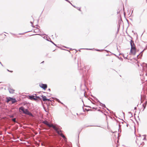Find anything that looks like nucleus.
Instances as JSON below:
<instances>
[{
	"instance_id": "b1692460",
	"label": "nucleus",
	"mask_w": 147,
	"mask_h": 147,
	"mask_svg": "<svg viewBox=\"0 0 147 147\" xmlns=\"http://www.w3.org/2000/svg\"><path fill=\"white\" fill-rule=\"evenodd\" d=\"M96 100H97V101L99 102L100 103V102L99 100L97 98L96 99Z\"/></svg>"
},
{
	"instance_id": "ddd939ff",
	"label": "nucleus",
	"mask_w": 147,
	"mask_h": 147,
	"mask_svg": "<svg viewBox=\"0 0 147 147\" xmlns=\"http://www.w3.org/2000/svg\"><path fill=\"white\" fill-rule=\"evenodd\" d=\"M145 49H144V50H143L142 51H141L140 53L137 55V57H138L139 55H140L141 56H142V55L143 52L144 51Z\"/></svg>"
},
{
	"instance_id": "9b49d317",
	"label": "nucleus",
	"mask_w": 147,
	"mask_h": 147,
	"mask_svg": "<svg viewBox=\"0 0 147 147\" xmlns=\"http://www.w3.org/2000/svg\"><path fill=\"white\" fill-rule=\"evenodd\" d=\"M34 96L33 95V96H29V98L31 100H33V98H34Z\"/></svg>"
},
{
	"instance_id": "393cba45",
	"label": "nucleus",
	"mask_w": 147,
	"mask_h": 147,
	"mask_svg": "<svg viewBox=\"0 0 147 147\" xmlns=\"http://www.w3.org/2000/svg\"><path fill=\"white\" fill-rule=\"evenodd\" d=\"M96 50L97 51H100V50L99 49H96Z\"/></svg>"
},
{
	"instance_id": "58836bf2",
	"label": "nucleus",
	"mask_w": 147,
	"mask_h": 147,
	"mask_svg": "<svg viewBox=\"0 0 147 147\" xmlns=\"http://www.w3.org/2000/svg\"><path fill=\"white\" fill-rule=\"evenodd\" d=\"M127 126H128V125H127Z\"/></svg>"
},
{
	"instance_id": "f03ea898",
	"label": "nucleus",
	"mask_w": 147,
	"mask_h": 147,
	"mask_svg": "<svg viewBox=\"0 0 147 147\" xmlns=\"http://www.w3.org/2000/svg\"><path fill=\"white\" fill-rule=\"evenodd\" d=\"M19 112H21V111H22L26 115H28L31 116H32V113L30 112L27 109H25V108L22 107H20L19 109Z\"/></svg>"
},
{
	"instance_id": "f3484780",
	"label": "nucleus",
	"mask_w": 147,
	"mask_h": 147,
	"mask_svg": "<svg viewBox=\"0 0 147 147\" xmlns=\"http://www.w3.org/2000/svg\"><path fill=\"white\" fill-rule=\"evenodd\" d=\"M37 100V98L36 97H34L33 100H34L36 101Z\"/></svg>"
},
{
	"instance_id": "4be33fe9",
	"label": "nucleus",
	"mask_w": 147,
	"mask_h": 147,
	"mask_svg": "<svg viewBox=\"0 0 147 147\" xmlns=\"http://www.w3.org/2000/svg\"><path fill=\"white\" fill-rule=\"evenodd\" d=\"M35 97L37 98H37H40L39 96H35Z\"/></svg>"
},
{
	"instance_id": "a878e982",
	"label": "nucleus",
	"mask_w": 147,
	"mask_h": 147,
	"mask_svg": "<svg viewBox=\"0 0 147 147\" xmlns=\"http://www.w3.org/2000/svg\"><path fill=\"white\" fill-rule=\"evenodd\" d=\"M137 109V107H135V108H134V109L135 110H136Z\"/></svg>"
},
{
	"instance_id": "1a4fd4ad",
	"label": "nucleus",
	"mask_w": 147,
	"mask_h": 147,
	"mask_svg": "<svg viewBox=\"0 0 147 147\" xmlns=\"http://www.w3.org/2000/svg\"><path fill=\"white\" fill-rule=\"evenodd\" d=\"M11 101L12 102V103L13 104L16 102H17V100L15 98H12Z\"/></svg>"
},
{
	"instance_id": "4c0bfd02",
	"label": "nucleus",
	"mask_w": 147,
	"mask_h": 147,
	"mask_svg": "<svg viewBox=\"0 0 147 147\" xmlns=\"http://www.w3.org/2000/svg\"><path fill=\"white\" fill-rule=\"evenodd\" d=\"M129 113H131V112H129Z\"/></svg>"
},
{
	"instance_id": "473e14b6",
	"label": "nucleus",
	"mask_w": 147,
	"mask_h": 147,
	"mask_svg": "<svg viewBox=\"0 0 147 147\" xmlns=\"http://www.w3.org/2000/svg\"><path fill=\"white\" fill-rule=\"evenodd\" d=\"M30 23L31 24H32H32H32V22H30Z\"/></svg>"
},
{
	"instance_id": "6ab92c4d",
	"label": "nucleus",
	"mask_w": 147,
	"mask_h": 147,
	"mask_svg": "<svg viewBox=\"0 0 147 147\" xmlns=\"http://www.w3.org/2000/svg\"><path fill=\"white\" fill-rule=\"evenodd\" d=\"M65 0L66 1H67V2H69V3H70L74 7H75L74 6L72 5V4L68 0Z\"/></svg>"
},
{
	"instance_id": "9d476101",
	"label": "nucleus",
	"mask_w": 147,
	"mask_h": 147,
	"mask_svg": "<svg viewBox=\"0 0 147 147\" xmlns=\"http://www.w3.org/2000/svg\"><path fill=\"white\" fill-rule=\"evenodd\" d=\"M42 100L43 101H46L47 98H46V97L45 96L42 95Z\"/></svg>"
},
{
	"instance_id": "f704fd0d",
	"label": "nucleus",
	"mask_w": 147,
	"mask_h": 147,
	"mask_svg": "<svg viewBox=\"0 0 147 147\" xmlns=\"http://www.w3.org/2000/svg\"><path fill=\"white\" fill-rule=\"evenodd\" d=\"M78 9V10H79L80 11V8Z\"/></svg>"
},
{
	"instance_id": "a19ab883",
	"label": "nucleus",
	"mask_w": 147,
	"mask_h": 147,
	"mask_svg": "<svg viewBox=\"0 0 147 147\" xmlns=\"http://www.w3.org/2000/svg\"><path fill=\"white\" fill-rule=\"evenodd\" d=\"M1 82H0V83H1Z\"/></svg>"
},
{
	"instance_id": "7ed1b4c3",
	"label": "nucleus",
	"mask_w": 147,
	"mask_h": 147,
	"mask_svg": "<svg viewBox=\"0 0 147 147\" xmlns=\"http://www.w3.org/2000/svg\"><path fill=\"white\" fill-rule=\"evenodd\" d=\"M43 123L50 127H52L54 130L56 129V128L57 127L56 125H54L52 124L49 123L47 121H45L43 122Z\"/></svg>"
},
{
	"instance_id": "e433bc0d",
	"label": "nucleus",
	"mask_w": 147,
	"mask_h": 147,
	"mask_svg": "<svg viewBox=\"0 0 147 147\" xmlns=\"http://www.w3.org/2000/svg\"><path fill=\"white\" fill-rule=\"evenodd\" d=\"M119 29H118V30H117V31H119Z\"/></svg>"
},
{
	"instance_id": "bb28decb",
	"label": "nucleus",
	"mask_w": 147,
	"mask_h": 147,
	"mask_svg": "<svg viewBox=\"0 0 147 147\" xmlns=\"http://www.w3.org/2000/svg\"><path fill=\"white\" fill-rule=\"evenodd\" d=\"M87 50H91L92 49H86Z\"/></svg>"
},
{
	"instance_id": "ea45409f",
	"label": "nucleus",
	"mask_w": 147,
	"mask_h": 147,
	"mask_svg": "<svg viewBox=\"0 0 147 147\" xmlns=\"http://www.w3.org/2000/svg\"><path fill=\"white\" fill-rule=\"evenodd\" d=\"M141 99H142V98H141Z\"/></svg>"
},
{
	"instance_id": "5701e85b",
	"label": "nucleus",
	"mask_w": 147,
	"mask_h": 147,
	"mask_svg": "<svg viewBox=\"0 0 147 147\" xmlns=\"http://www.w3.org/2000/svg\"><path fill=\"white\" fill-rule=\"evenodd\" d=\"M46 100H47L48 101H51V100L47 98Z\"/></svg>"
},
{
	"instance_id": "4468645a",
	"label": "nucleus",
	"mask_w": 147,
	"mask_h": 147,
	"mask_svg": "<svg viewBox=\"0 0 147 147\" xmlns=\"http://www.w3.org/2000/svg\"><path fill=\"white\" fill-rule=\"evenodd\" d=\"M55 100L57 101L58 102H59V103H61V104H63V103L61 102H60V101L57 98H55Z\"/></svg>"
},
{
	"instance_id": "72a5a7b5",
	"label": "nucleus",
	"mask_w": 147,
	"mask_h": 147,
	"mask_svg": "<svg viewBox=\"0 0 147 147\" xmlns=\"http://www.w3.org/2000/svg\"><path fill=\"white\" fill-rule=\"evenodd\" d=\"M48 90H49V91H50V90H51L50 89H49V88Z\"/></svg>"
},
{
	"instance_id": "6e6552de",
	"label": "nucleus",
	"mask_w": 147,
	"mask_h": 147,
	"mask_svg": "<svg viewBox=\"0 0 147 147\" xmlns=\"http://www.w3.org/2000/svg\"><path fill=\"white\" fill-rule=\"evenodd\" d=\"M12 98L9 97L8 98H7V102H8L9 101H11Z\"/></svg>"
},
{
	"instance_id": "f8f14e48",
	"label": "nucleus",
	"mask_w": 147,
	"mask_h": 147,
	"mask_svg": "<svg viewBox=\"0 0 147 147\" xmlns=\"http://www.w3.org/2000/svg\"><path fill=\"white\" fill-rule=\"evenodd\" d=\"M100 105L102 107H103L106 108L105 105L104 104H103L101 103V102H100Z\"/></svg>"
},
{
	"instance_id": "aec40b11",
	"label": "nucleus",
	"mask_w": 147,
	"mask_h": 147,
	"mask_svg": "<svg viewBox=\"0 0 147 147\" xmlns=\"http://www.w3.org/2000/svg\"><path fill=\"white\" fill-rule=\"evenodd\" d=\"M7 71H8L10 72H13V71H10V70H9L8 69H7Z\"/></svg>"
},
{
	"instance_id": "f257e3e1",
	"label": "nucleus",
	"mask_w": 147,
	"mask_h": 147,
	"mask_svg": "<svg viewBox=\"0 0 147 147\" xmlns=\"http://www.w3.org/2000/svg\"><path fill=\"white\" fill-rule=\"evenodd\" d=\"M130 44L131 46L130 52L133 55H135L136 54V48L135 46L134 42L132 40L130 41Z\"/></svg>"
},
{
	"instance_id": "c85d7f7f",
	"label": "nucleus",
	"mask_w": 147,
	"mask_h": 147,
	"mask_svg": "<svg viewBox=\"0 0 147 147\" xmlns=\"http://www.w3.org/2000/svg\"><path fill=\"white\" fill-rule=\"evenodd\" d=\"M13 117V115H12L11 116V117H10L11 118V117Z\"/></svg>"
},
{
	"instance_id": "20e7f679",
	"label": "nucleus",
	"mask_w": 147,
	"mask_h": 147,
	"mask_svg": "<svg viewBox=\"0 0 147 147\" xmlns=\"http://www.w3.org/2000/svg\"><path fill=\"white\" fill-rule=\"evenodd\" d=\"M56 132L58 134V135L60 136L61 137L63 138H65V136L61 133V130L58 127H57L56 129H55Z\"/></svg>"
},
{
	"instance_id": "c9c22d12",
	"label": "nucleus",
	"mask_w": 147,
	"mask_h": 147,
	"mask_svg": "<svg viewBox=\"0 0 147 147\" xmlns=\"http://www.w3.org/2000/svg\"><path fill=\"white\" fill-rule=\"evenodd\" d=\"M123 114L124 115V112H123Z\"/></svg>"
},
{
	"instance_id": "dca6fc26",
	"label": "nucleus",
	"mask_w": 147,
	"mask_h": 147,
	"mask_svg": "<svg viewBox=\"0 0 147 147\" xmlns=\"http://www.w3.org/2000/svg\"><path fill=\"white\" fill-rule=\"evenodd\" d=\"M143 107H144V109L143 110V111H144V109H145V108H146V105H145L144 104H143Z\"/></svg>"
},
{
	"instance_id": "423d86ee",
	"label": "nucleus",
	"mask_w": 147,
	"mask_h": 147,
	"mask_svg": "<svg viewBox=\"0 0 147 147\" xmlns=\"http://www.w3.org/2000/svg\"><path fill=\"white\" fill-rule=\"evenodd\" d=\"M8 90L10 94H13L14 93L15 90L12 88L9 84Z\"/></svg>"
},
{
	"instance_id": "a211bd4d",
	"label": "nucleus",
	"mask_w": 147,
	"mask_h": 147,
	"mask_svg": "<svg viewBox=\"0 0 147 147\" xmlns=\"http://www.w3.org/2000/svg\"><path fill=\"white\" fill-rule=\"evenodd\" d=\"M143 136H145L144 138L143 139V140H146V135H143Z\"/></svg>"
},
{
	"instance_id": "7c9ffc66",
	"label": "nucleus",
	"mask_w": 147,
	"mask_h": 147,
	"mask_svg": "<svg viewBox=\"0 0 147 147\" xmlns=\"http://www.w3.org/2000/svg\"><path fill=\"white\" fill-rule=\"evenodd\" d=\"M106 108L109 111V109H108V108H107L106 107Z\"/></svg>"
},
{
	"instance_id": "2f4dec72",
	"label": "nucleus",
	"mask_w": 147,
	"mask_h": 147,
	"mask_svg": "<svg viewBox=\"0 0 147 147\" xmlns=\"http://www.w3.org/2000/svg\"><path fill=\"white\" fill-rule=\"evenodd\" d=\"M147 101H146V102L145 103V105H146V103H147Z\"/></svg>"
},
{
	"instance_id": "c756f323",
	"label": "nucleus",
	"mask_w": 147,
	"mask_h": 147,
	"mask_svg": "<svg viewBox=\"0 0 147 147\" xmlns=\"http://www.w3.org/2000/svg\"><path fill=\"white\" fill-rule=\"evenodd\" d=\"M0 63L1 65H2V66H3V65L2 64V63H1V62H0Z\"/></svg>"
},
{
	"instance_id": "39448f33",
	"label": "nucleus",
	"mask_w": 147,
	"mask_h": 147,
	"mask_svg": "<svg viewBox=\"0 0 147 147\" xmlns=\"http://www.w3.org/2000/svg\"><path fill=\"white\" fill-rule=\"evenodd\" d=\"M143 71L145 73V75L147 76V64L143 63Z\"/></svg>"
},
{
	"instance_id": "0eeeda50",
	"label": "nucleus",
	"mask_w": 147,
	"mask_h": 147,
	"mask_svg": "<svg viewBox=\"0 0 147 147\" xmlns=\"http://www.w3.org/2000/svg\"><path fill=\"white\" fill-rule=\"evenodd\" d=\"M39 86L40 88L44 90H45L47 88V85L46 84H40Z\"/></svg>"
},
{
	"instance_id": "412c9836",
	"label": "nucleus",
	"mask_w": 147,
	"mask_h": 147,
	"mask_svg": "<svg viewBox=\"0 0 147 147\" xmlns=\"http://www.w3.org/2000/svg\"><path fill=\"white\" fill-rule=\"evenodd\" d=\"M51 43H53L54 45H55V46H56V45L55 44L53 41H51Z\"/></svg>"
},
{
	"instance_id": "cd10ccee",
	"label": "nucleus",
	"mask_w": 147,
	"mask_h": 147,
	"mask_svg": "<svg viewBox=\"0 0 147 147\" xmlns=\"http://www.w3.org/2000/svg\"><path fill=\"white\" fill-rule=\"evenodd\" d=\"M143 75V74H140V76H141V75Z\"/></svg>"
},
{
	"instance_id": "2eb2a0df",
	"label": "nucleus",
	"mask_w": 147,
	"mask_h": 147,
	"mask_svg": "<svg viewBox=\"0 0 147 147\" xmlns=\"http://www.w3.org/2000/svg\"><path fill=\"white\" fill-rule=\"evenodd\" d=\"M12 121L14 122H16V118H14L13 119H12Z\"/></svg>"
}]
</instances>
